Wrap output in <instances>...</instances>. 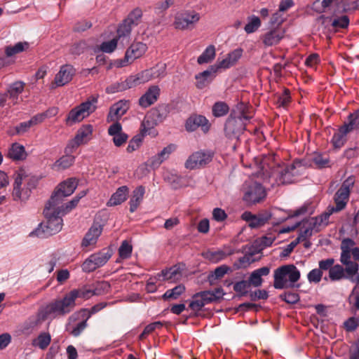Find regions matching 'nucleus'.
Returning a JSON list of instances; mask_svg holds the SVG:
<instances>
[{
  "instance_id": "59",
  "label": "nucleus",
  "mask_w": 359,
  "mask_h": 359,
  "mask_svg": "<svg viewBox=\"0 0 359 359\" xmlns=\"http://www.w3.org/2000/svg\"><path fill=\"white\" fill-rule=\"evenodd\" d=\"M87 48V44L84 41H79L73 43L69 48V52L72 55H79Z\"/></svg>"
},
{
  "instance_id": "11",
  "label": "nucleus",
  "mask_w": 359,
  "mask_h": 359,
  "mask_svg": "<svg viewBox=\"0 0 359 359\" xmlns=\"http://www.w3.org/2000/svg\"><path fill=\"white\" fill-rule=\"evenodd\" d=\"M147 49V45L142 42L133 43L127 49L125 57L118 61V67H125L142 57Z\"/></svg>"
},
{
  "instance_id": "29",
  "label": "nucleus",
  "mask_w": 359,
  "mask_h": 359,
  "mask_svg": "<svg viewBox=\"0 0 359 359\" xmlns=\"http://www.w3.org/2000/svg\"><path fill=\"white\" fill-rule=\"evenodd\" d=\"M335 212L333 208H331L330 205L328 206L323 214L311 219L313 226L316 227L318 231L320 226H327L330 216Z\"/></svg>"
},
{
  "instance_id": "5",
  "label": "nucleus",
  "mask_w": 359,
  "mask_h": 359,
  "mask_svg": "<svg viewBox=\"0 0 359 359\" xmlns=\"http://www.w3.org/2000/svg\"><path fill=\"white\" fill-rule=\"evenodd\" d=\"M302 163L295 161L292 164H283L279 165L274 171L276 179L278 184H291L294 182V177L299 174Z\"/></svg>"
},
{
  "instance_id": "7",
  "label": "nucleus",
  "mask_w": 359,
  "mask_h": 359,
  "mask_svg": "<svg viewBox=\"0 0 359 359\" xmlns=\"http://www.w3.org/2000/svg\"><path fill=\"white\" fill-rule=\"evenodd\" d=\"M354 183V177H348L335 193L334 196L335 206H331V208H333L336 212H339L346 208Z\"/></svg>"
},
{
  "instance_id": "56",
  "label": "nucleus",
  "mask_w": 359,
  "mask_h": 359,
  "mask_svg": "<svg viewBox=\"0 0 359 359\" xmlns=\"http://www.w3.org/2000/svg\"><path fill=\"white\" fill-rule=\"evenodd\" d=\"M80 200V197H74L72 201L67 203H63L62 202V204H60L59 210L62 213V215H65L69 212H70L73 208H74L79 201Z\"/></svg>"
},
{
  "instance_id": "12",
  "label": "nucleus",
  "mask_w": 359,
  "mask_h": 359,
  "mask_svg": "<svg viewBox=\"0 0 359 359\" xmlns=\"http://www.w3.org/2000/svg\"><path fill=\"white\" fill-rule=\"evenodd\" d=\"M75 69L71 65H62L58 73L55 75L53 81L50 84V88L63 86L69 83L74 76Z\"/></svg>"
},
{
  "instance_id": "18",
  "label": "nucleus",
  "mask_w": 359,
  "mask_h": 359,
  "mask_svg": "<svg viewBox=\"0 0 359 359\" xmlns=\"http://www.w3.org/2000/svg\"><path fill=\"white\" fill-rule=\"evenodd\" d=\"M217 69L218 67H217L216 65H212L208 69L196 75V88L203 89L206 87L214 79L215 74L217 72Z\"/></svg>"
},
{
  "instance_id": "58",
  "label": "nucleus",
  "mask_w": 359,
  "mask_h": 359,
  "mask_svg": "<svg viewBox=\"0 0 359 359\" xmlns=\"http://www.w3.org/2000/svg\"><path fill=\"white\" fill-rule=\"evenodd\" d=\"M133 246L127 241H123L118 249V255L122 259H128L130 257Z\"/></svg>"
},
{
  "instance_id": "47",
  "label": "nucleus",
  "mask_w": 359,
  "mask_h": 359,
  "mask_svg": "<svg viewBox=\"0 0 359 359\" xmlns=\"http://www.w3.org/2000/svg\"><path fill=\"white\" fill-rule=\"evenodd\" d=\"M77 314H78V313H74V315H72L70 317V319H74V320L79 319V318L82 319V320L80 323H79L76 325V326L71 332L72 334L75 337L79 336L84 330V329L87 327V320L89 319V318H86L83 316H78Z\"/></svg>"
},
{
  "instance_id": "9",
  "label": "nucleus",
  "mask_w": 359,
  "mask_h": 359,
  "mask_svg": "<svg viewBox=\"0 0 359 359\" xmlns=\"http://www.w3.org/2000/svg\"><path fill=\"white\" fill-rule=\"evenodd\" d=\"M200 18V14L195 11H182L176 13L173 25L177 29H191Z\"/></svg>"
},
{
  "instance_id": "22",
  "label": "nucleus",
  "mask_w": 359,
  "mask_h": 359,
  "mask_svg": "<svg viewBox=\"0 0 359 359\" xmlns=\"http://www.w3.org/2000/svg\"><path fill=\"white\" fill-rule=\"evenodd\" d=\"M143 77L146 82L150 80L157 79L159 77H163L166 74V65L163 63H158L155 67L146 69L142 72Z\"/></svg>"
},
{
  "instance_id": "52",
  "label": "nucleus",
  "mask_w": 359,
  "mask_h": 359,
  "mask_svg": "<svg viewBox=\"0 0 359 359\" xmlns=\"http://www.w3.org/2000/svg\"><path fill=\"white\" fill-rule=\"evenodd\" d=\"M290 102V91L287 88H284L283 93L277 95V100L276 101V104L279 107H286Z\"/></svg>"
},
{
  "instance_id": "25",
  "label": "nucleus",
  "mask_w": 359,
  "mask_h": 359,
  "mask_svg": "<svg viewBox=\"0 0 359 359\" xmlns=\"http://www.w3.org/2000/svg\"><path fill=\"white\" fill-rule=\"evenodd\" d=\"M242 54H243V50L241 48L235 49L232 52L229 53L225 59L219 62L216 65V67H218V69L229 68L231 66L234 65L237 62V61L242 56Z\"/></svg>"
},
{
  "instance_id": "50",
  "label": "nucleus",
  "mask_w": 359,
  "mask_h": 359,
  "mask_svg": "<svg viewBox=\"0 0 359 359\" xmlns=\"http://www.w3.org/2000/svg\"><path fill=\"white\" fill-rule=\"evenodd\" d=\"M93 262L95 264L97 268L104 265L111 257L108 252H100L90 255Z\"/></svg>"
},
{
  "instance_id": "15",
  "label": "nucleus",
  "mask_w": 359,
  "mask_h": 359,
  "mask_svg": "<svg viewBox=\"0 0 359 359\" xmlns=\"http://www.w3.org/2000/svg\"><path fill=\"white\" fill-rule=\"evenodd\" d=\"M27 178L28 176L26 175L25 170L20 169L15 172L13 190L12 193L14 200H25L29 197L30 189L34 187V184L32 187H27L26 191L23 193L22 191H19V187H21L23 181L27 180Z\"/></svg>"
},
{
  "instance_id": "63",
  "label": "nucleus",
  "mask_w": 359,
  "mask_h": 359,
  "mask_svg": "<svg viewBox=\"0 0 359 359\" xmlns=\"http://www.w3.org/2000/svg\"><path fill=\"white\" fill-rule=\"evenodd\" d=\"M134 26L126 22L125 19L121 25L118 28L117 33L118 37L126 36L130 34L132 28Z\"/></svg>"
},
{
  "instance_id": "49",
  "label": "nucleus",
  "mask_w": 359,
  "mask_h": 359,
  "mask_svg": "<svg viewBox=\"0 0 359 359\" xmlns=\"http://www.w3.org/2000/svg\"><path fill=\"white\" fill-rule=\"evenodd\" d=\"M180 274L179 269L174 266L168 269L162 270L161 273L157 274V277L158 278L163 277V280H172L176 279V276Z\"/></svg>"
},
{
  "instance_id": "4",
  "label": "nucleus",
  "mask_w": 359,
  "mask_h": 359,
  "mask_svg": "<svg viewBox=\"0 0 359 359\" xmlns=\"http://www.w3.org/2000/svg\"><path fill=\"white\" fill-rule=\"evenodd\" d=\"M98 95L90 96L86 102L72 109L66 118L67 123H72L81 121L84 118L93 113L96 109Z\"/></svg>"
},
{
  "instance_id": "38",
  "label": "nucleus",
  "mask_w": 359,
  "mask_h": 359,
  "mask_svg": "<svg viewBox=\"0 0 359 359\" xmlns=\"http://www.w3.org/2000/svg\"><path fill=\"white\" fill-rule=\"evenodd\" d=\"M257 253V249H252L248 253L245 254L243 257H240L238 260V263L235 264V266L237 269L246 268L251 263L254 262L256 259L253 258V256Z\"/></svg>"
},
{
  "instance_id": "10",
  "label": "nucleus",
  "mask_w": 359,
  "mask_h": 359,
  "mask_svg": "<svg viewBox=\"0 0 359 359\" xmlns=\"http://www.w3.org/2000/svg\"><path fill=\"white\" fill-rule=\"evenodd\" d=\"M213 154L208 151H198L190 155L185 162V168L189 170L200 168L209 163Z\"/></svg>"
},
{
  "instance_id": "33",
  "label": "nucleus",
  "mask_w": 359,
  "mask_h": 359,
  "mask_svg": "<svg viewBox=\"0 0 359 359\" xmlns=\"http://www.w3.org/2000/svg\"><path fill=\"white\" fill-rule=\"evenodd\" d=\"M340 262L345 265L344 271L347 274V278H352L355 276L359 270V265L356 262L351 260V257L347 258H340Z\"/></svg>"
},
{
  "instance_id": "45",
  "label": "nucleus",
  "mask_w": 359,
  "mask_h": 359,
  "mask_svg": "<svg viewBox=\"0 0 359 359\" xmlns=\"http://www.w3.org/2000/svg\"><path fill=\"white\" fill-rule=\"evenodd\" d=\"M229 107L224 102H217L212 107V113L215 117H221L226 115Z\"/></svg>"
},
{
  "instance_id": "2",
  "label": "nucleus",
  "mask_w": 359,
  "mask_h": 359,
  "mask_svg": "<svg viewBox=\"0 0 359 359\" xmlns=\"http://www.w3.org/2000/svg\"><path fill=\"white\" fill-rule=\"evenodd\" d=\"M47 203L43 210V215L46 219V222L41 223L39 226L30 233V236L47 238L60 232L63 223L62 213L59 210V206Z\"/></svg>"
},
{
  "instance_id": "53",
  "label": "nucleus",
  "mask_w": 359,
  "mask_h": 359,
  "mask_svg": "<svg viewBox=\"0 0 359 359\" xmlns=\"http://www.w3.org/2000/svg\"><path fill=\"white\" fill-rule=\"evenodd\" d=\"M106 303H100L95 306H93L90 310L88 309H81L78 312V316H83L86 318H90L92 314H94L99 311L102 310L103 308L106 306Z\"/></svg>"
},
{
  "instance_id": "64",
  "label": "nucleus",
  "mask_w": 359,
  "mask_h": 359,
  "mask_svg": "<svg viewBox=\"0 0 359 359\" xmlns=\"http://www.w3.org/2000/svg\"><path fill=\"white\" fill-rule=\"evenodd\" d=\"M117 39H113L111 41L103 42L100 46V49L104 53L113 52L117 46Z\"/></svg>"
},
{
  "instance_id": "62",
  "label": "nucleus",
  "mask_w": 359,
  "mask_h": 359,
  "mask_svg": "<svg viewBox=\"0 0 359 359\" xmlns=\"http://www.w3.org/2000/svg\"><path fill=\"white\" fill-rule=\"evenodd\" d=\"M349 25V18L347 15H343L340 18L334 19L332 22L334 28H347Z\"/></svg>"
},
{
  "instance_id": "44",
  "label": "nucleus",
  "mask_w": 359,
  "mask_h": 359,
  "mask_svg": "<svg viewBox=\"0 0 359 359\" xmlns=\"http://www.w3.org/2000/svg\"><path fill=\"white\" fill-rule=\"evenodd\" d=\"M29 48L27 42H19L13 46H6L5 48L6 55L11 57L15 54L20 53Z\"/></svg>"
},
{
  "instance_id": "46",
  "label": "nucleus",
  "mask_w": 359,
  "mask_h": 359,
  "mask_svg": "<svg viewBox=\"0 0 359 359\" xmlns=\"http://www.w3.org/2000/svg\"><path fill=\"white\" fill-rule=\"evenodd\" d=\"M143 12L141 8H135L128 15L126 20L127 22L135 26L138 25L142 20Z\"/></svg>"
},
{
  "instance_id": "1",
  "label": "nucleus",
  "mask_w": 359,
  "mask_h": 359,
  "mask_svg": "<svg viewBox=\"0 0 359 359\" xmlns=\"http://www.w3.org/2000/svg\"><path fill=\"white\" fill-rule=\"evenodd\" d=\"M76 303L71 292L66 294L62 299H57L41 307L34 318H29V328L38 326L48 317L63 316L69 313L75 307Z\"/></svg>"
},
{
  "instance_id": "17",
  "label": "nucleus",
  "mask_w": 359,
  "mask_h": 359,
  "mask_svg": "<svg viewBox=\"0 0 359 359\" xmlns=\"http://www.w3.org/2000/svg\"><path fill=\"white\" fill-rule=\"evenodd\" d=\"M214 297L208 290L198 292L193 296V300L189 304V307L193 311H198L205 305L212 302Z\"/></svg>"
},
{
  "instance_id": "21",
  "label": "nucleus",
  "mask_w": 359,
  "mask_h": 359,
  "mask_svg": "<svg viewBox=\"0 0 359 359\" xmlns=\"http://www.w3.org/2000/svg\"><path fill=\"white\" fill-rule=\"evenodd\" d=\"M102 227L99 224H94L85 235L82 241L83 247L94 245L97 243L98 237L101 235Z\"/></svg>"
},
{
  "instance_id": "60",
  "label": "nucleus",
  "mask_w": 359,
  "mask_h": 359,
  "mask_svg": "<svg viewBox=\"0 0 359 359\" xmlns=\"http://www.w3.org/2000/svg\"><path fill=\"white\" fill-rule=\"evenodd\" d=\"M313 163L318 168H323L330 166V159L327 156L321 154H316L313 158Z\"/></svg>"
},
{
  "instance_id": "51",
  "label": "nucleus",
  "mask_w": 359,
  "mask_h": 359,
  "mask_svg": "<svg viewBox=\"0 0 359 359\" xmlns=\"http://www.w3.org/2000/svg\"><path fill=\"white\" fill-rule=\"evenodd\" d=\"M351 130H359V109L351 113L348 116V121L344 122Z\"/></svg>"
},
{
  "instance_id": "36",
  "label": "nucleus",
  "mask_w": 359,
  "mask_h": 359,
  "mask_svg": "<svg viewBox=\"0 0 359 359\" xmlns=\"http://www.w3.org/2000/svg\"><path fill=\"white\" fill-rule=\"evenodd\" d=\"M74 299L76 301L77 298L89 299L93 295H98L101 294V292L97 291V288L95 290L90 289H78L70 291Z\"/></svg>"
},
{
  "instance_id": "35",
  "label": "nucleus",
  "mask_w": 359,
  "mask_h": 359,
  "mask_svg": "<svg viewBox=\"0 0 359 359\" xmlns=\"http://www.w3.org/2000/svg\"><path fill=\"white\" fill-rule=\"evenodd\" d=\"M25 83L22 81H17L10 86L7 92V97L9 96L10 98L13 100V104L17 102V100L18 95L22 93L24 90Z\"/></svg>"
},
{
  "instance_id": "26",
  "label": "nucleus",
  "mask_w": 359,
  "mask_h": 359,
  "mask_svg": "<svg viewBox=\"0 0 359 359\" xmlns=\"http://www.w3.org/2000/svg\"><path fill=\"white\" fill-rule=\"evenodd\" d=\"M270 273V267L269 266H264L259 268L257 270H255L250 274L248 281L249 282L250 286L253 285L254 287H259L262 285L263 283V279L262 276H268Z\"/></svg>"
},
{
  "instance_id": "20",
  "label": "nucleus",
  "mask_w": 359,
  "mask_h": 359,
  "mask_svg": "<svg viewBox=\"0 0 359 359\" xmlns=\"http://www.w3.org/2000/svg\"><path fill=\"white\" fill-rule=\"evenodd\" d=\"M160 95V88L157 86H151L147 91L140 98L139 104L142 107H148L153 104Z\"/></svg>"
},
{
  "instance_id": "8",
  "label": "nucleus",
  "mask_w": 359,
  "mask_h": 359,
  "mask_svg": "<svg viewBox=\"0 0 359 359\" xmlns=\"http://www.w3.org/2000/svg\"><path fill=\"white\" fill-rule=\"evenodd\" d=\"M266 196L264 187L257 182L250 181L244 185L243 200L249 205L262 202Z\"/></svg>"
},
{
  "instance_id": "32",
  "label": "nucleus",
  "mask_w": 359,
  "mask_h": 359,
  "mask_svg": "<svg viewBox=\"0 0 359 359\" xmlns=\"http://www.w3.org/2000/svg\"><path fill=\"white\" fill-rule=\"evenodd\" d=\"M74 159V156L72 155L63 156L53 163L52 168L57 171L65 170L73 165Z\"/></svg>"
},
{
  "instance_id": "14",
  "label": "nucleus",
  "mask_w": 359,
  "mask_h": 359,
  "mask_svg": "<svg viewBox=\"0 0 359 359\" xmlns=\"http://www.w3.org/2000/svg\"><path fill=\"white\" fill-rule=\"evenodd\" d=\"M252 118L251 115L247 114L244 111L241 112V116L238 118H229L224 126V133L226 135L231 138L236 134L239 133L244 129L243 123L241 121L242 118L248 120Z\"/></svg>"
},
{
  "instance_id": "34",
  "label": "nucleus",
  "mask_w": 359,
  "mask_h": 359,
  "mask_svg": "<svg viewBox=\"0 0 359 359\" xmlns=\"http://www.w3.org/2000/svg\"><path fill=\"white\" fill-rule=\"evenodd\" d=\"M122 82L124 90H126L128 89L134 88L140 84L144 83H146V81H144L143 74L141 72L140 73L136 75H132L128 76L125 81H123Z\"/></svg>"
},
{
  "instance_id": "3",
  "label": "nucleus",
  "mask_w": 359,
  "mask_h": 359,
  "mask_svg": "<svg viewBox=\"0 0 359 359\" xmlns=\"http://www.w3.org/2000/svg\"><path fill=\"white\" fill-rule=\"evenodd\" d=\"M273 287L276 289L292 287L300 278V272L293 264L283 265L274 271Z\"/></svg>"
},
{
  "instance_id": "55",
  "label": "nucleus",
  "mask_w": 359,
  "mask_h": 359,
  "mask_svg": "<svg viewBox=\"0 0 359 359\" xmlns=\"http://www.w3.org/2000/svg\"><path fill=\"white\" fill-rule=\"evenodd\" d=\"M230 268L226 265H222L217 268H216L211 275L209 276L208 278L210 283H212L215 279H221L222 278L225 274H226Z\"/></svg>"
},
{
  "instance_id": "39",
  "label": "nucleus",
  "mask_w": 359,
  "mask_h": 359,
  "mask_svg": "<svg viewBox=\"0 0 359 359\" xmlns=\"http://www.w3.org/2000/svg\"><path fill=\"white\" fill-rule=\"evenodd\" d=\"M215 57V48L213 45H210L206 48L204 52L198 57V64L209 63L214 60Z\"/></svg>"
},
{
  "instance_id": "41",
  "label": "nucleus",
  "mask_w": 359,
  "mask_h": 359,
  "mask_svg": "<svg viewBox=\"0 0 359 359\" xmlns=\"http://www.w3.org/2000/svg\"><path fill=\"white\" fill-rule=\"evenodd\" d=\"M270 219L271 214L267 212L255 215L253 220H252V222L250 223V226L251 228L261 227L266 224Z\"/></svg>"
},
{
  "instance_id": "42",
  "label": "nucleus",
  "mask_w": 359,
  "mask_h": 359,
  "mask_svg": "<svg viewBox=\"0 0 359 359\" xmlns=\"http://www.w3.org/2000/svg\"><path fill=\"white\" fill-rule=\"evenodd\" d=\"M184 292V285L180 284L171 290H168L162 297L164 300L177 299Z\"/></svg>"
},
{
  "instance_id": "30",
  "label": "nucleus",
  "mask_w": 359,
  "mask_h": 359,
  "mask_svg": "<svg viewBox=\"0 0 359 359\" xmlns=\"http://www.w3.org/2000/svg\"><path fill=\"white\" fill-rule=\"evenodd\" d=\"M144 192V187L142 186H139L133 191L132 198L129 202L130 211L131 212H135L140 205L143 199Z\"/></svg>"
},
{
  "instance_id": "61",
  "label": "nucleus",
  "mask_w": 359,
  "mask_h": 359,
  "mask_svg": "<svg viewBox=\"0 0 359 359\" xmlns=\"http://www.w3.org/2000/svg\"><path fill=\"white\" fill-rule=\"evenodd\" d=\"M261 25V21L258 17L252 16L250 22L245 26V31L248 34L255 32Z\"/></svg>"
},
{
  "instance_id": "54",
  "label": "nucleus",
  "mask_w": 359,
  "mask_h": 359,
  "mask_svg": "<svg viewBox=\"0 0 359 359\" xmlns=\"http://www.w3.org/2000/svg\"><path fill=\"white\" fill-rule=\"evenodd\" d=\"M274 241L275 238L273 236H263L260 238L259 241L257 240L255 241L252 248L257 249V243H259V249L257 250V252H260L264 248L271 246Z\"/></svg>"
},
{
  "instance_id": "28",
  "label": "nucleus",
  "mask_w": 359,
  "mask_h": 359,
  "mask_svg": "<svg viewBox=\"0 0 359 359\" xmlns=\"http://www.w3.org/2000/svg\"><path fill=\"white\" fill-rule=\"evenodd\" d=\"M233 254V250L228 249L226 250L208 251L203 254V256L209 261L217 263Z\"/></svg>"
},
{
  "instance_id": "43",
  "label": "nucleus",
  "mask_w": 359,
  "mask_h": 359,
  "mask_svg": "<svg viewBox=\"0 0 359 359\" xmlns=\"http://www.w3.org/2000/svg\"><path fill=\"white\" fill-rule=\"evenodd\" d=\"M51 341V337L49 333L42 332L38 337L33 340L32 345L38 346L41 349H46Z\"/></svg>"
},
{
  "instance_id": "6",
  "label": "nucleus",
  "mask_w": 359,
  "mask_h": 359,
  "mask_svg": "<svg viewBox=\"0 0 359 359\" xmlns=\"http://www.w3.org/2000/svg\"><path fill=\"white\" fill-rule=\"evenodd\" d=\"M78 185V180L74 178H69L59 184L55 189L54 193L51 196V198L48 201L53 205H57L60 207V204H62L64 198L70 196L74 190L76 189Z\"/></svg>"
},
{
  "instance_id": "57",
  "label": "nucleus",
  "mask_w": 359,
  "mask_h": 359,
  "mask_svg": "<svg viewBox=\"0 0 359 359\" xmlns=\"http://www.w3.org/2000/svg\"><path fill=\"white\" fill-rule=\"evenodd\" d=\"M250 287V285L248 280H241L233 285V290L235 292L239 293L240 297H243L248 294V290Z\"/></svg>"
},
{
  "instance_id": "23",
  "label": "nucleus",
  "mask_w": 359,
  "mask_h": 359,
  "mask_svg": "<svg viewBox=\"0 0 359 359\" xmlns=\"http://www.w3.org/2000/svg\"><path fill=\"white\" fill-rule=\"evenodd\" d=\"M284 36V31L280 28H275L262 36V42L266 46L277 44Z\"/></svg>"
},
{
  "instance_id": "19",
  "label": "nucleus",
  "mask_w": 359,
  "mask_h": 359,
  "mask_svg": "<svg viewBox=\"0 0 359 359\" xmlns=\"http://www.w3.org/2000/svg\"><path fill=\"white\" fill-rule=\"evenodd\" d=\"M128 108V102L127 101L121 100L115 103L110 108L109 113L107 116V121L112 122L117 121L126 114Z\"/></svg>"
},
{
  "instance_id": "24",
  "label": "nucleus",
  "mask_w": 359,
  "mask_h": 359,
  "mask_svg": "<svg viewBox=\"0 0 359 359\" xmlns=\"http://www.w3.org/2000/svg\"><path fill=\"white\" fill-rule=\"evenodd\" d=\"M352 132L344 123L339 127L338 131L335 133L332 139V143L334 148L339 149L344 146L346 142V135Z\"/></svg>"
},
{
  "instance_id": "27",
  "label": "nucleus",
  "mask_w": 359,
  "mask_h": 359,
  "mask_svg": "<svg viewBox=\"0 0 359 359\" xmlns=\"http://www.w3.org/2000/svg\"><path fill=\"white\" fill-rule=\"evenodd\" d=\"M128 194V188L126 186L119 187L116 191L111 196L107 202L108 206H114L121 204L124 202Z\"/></svg>"
},
{
  "instance_id": "13",
  "label": "nucleus",
  "mask_w": 359,
  "mask_h": 359,
  "mask_svg": "<svg viewBox=\"0 0 359 359\" xmlns=\"http://www.w3.org/2000/svg\"><path fill=\"white\" fill-rule=\"evenodd\" d=\"M93 127L90 125H85L79 129L74 140H72L66 148V152H72V149L77 148L83 144L87 143L92 137Z\"/></svg>"
},
{
  "instance_id": "16",
  "label": "nucleus",
  "mask_w": 359,
  "mask_h": 359,
  "mask_svg": "<svg viewBox=\"0 0 359 359\" xmlns=\"http://www.w3.org/2000/svg\"><path fill=\"white\" fill-rule=\"evenodd\" d=\"M185 126L188 131H194L201 127L204 133H208L210 128V123L204 116L194 114L188 118Z\"/></svg>"
},
{
  "instance_id": "48",
  "label": "nucleus",
  "mask_w": 359,
  "mask_h": 359,
  "mask_svg": "<svg viewBox=\"0 0 359 359\" xmlns=\"http://www.w3.org/2000/svg\"><path fill=\"white\" fill-rule=\"evenodd\" d=\"M329 277L333 281L347 278L345 275L344 269L339 264L334 265L330 269Z\"/></svg>"
},
{
  "instance_id": "37",
  "label": "nucleus",
  "mask_w": 359,
  "mask_h": 359,
  "mask_svg": "<svg viewBox=\"0 0 359 359\" xmlns=\"http://www.w3.org/2000/svg\"><path fill=\"white\" fill-rule=\"evenodd\" d=\"M158 123L156 122L154 119H153L149 114H148L141 124L140 133L142 136H145L147 135H150L152 133V130L154 126L157 125Z\"/></svg>"
},
{
  "instance_id": "31",
  "label": "nucleus",
  "mask_w": 359,
  "mask_h": 359,
  "mask_svg": "<svg viewBox=\"0 0 359 359\" xmlns=\"http://www.w3.org/2000/svg\"><path fill=\"white\" fill-rule=\"evenodd\" d=\"M26 156L25 147L18 143L13 144L8 152V156L15 161L23 160Z\"/></svg>"
},
{
  "instance_id": "40",
  "label": "nucleus",
  "mask_w": 359,
  "mask_h": 359,
  "mask_svg": "<svg viewBox=\"0 0 359 359\" xmlns=\"http://www.w3.org/2000/svg\"><path fill=\"white\" fill-rule=\"evenodd\" d=\"M355 243L353 239L349 238H344L340 246L341 250L340 258H344L345 259V258L351 257V250L355 248Z\"/></svg>"
}]
</instances>
